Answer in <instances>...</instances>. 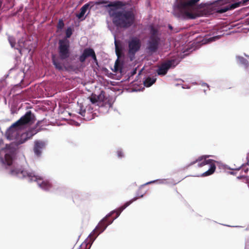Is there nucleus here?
Here are the masks:
<instances>
[{
    "instance_id": "1",
    "label": "nucleus",
    "mask_w": 249,
    "mask_h": 249,
    "mask_svg": "<svg viewBox=\"0 0 249 249\" xmlns=\"http://www.w3.org/2000/svg\"><path fill=\"white\" fill-rule=\"evenodd\" d=\"M35 117L31 111H27L18 121L14 123L7 130L5 136L8 140L13 141L16 145L24 143L32 138L38 131L36 127L23 129L26 126L33 124Z\"/></svg>"
},
{
    "instance_id": "2",
    "label": "nucleus",
    "mask_w": 249,
    "mask_h": 249,
    "mask_svg": "<svg viewBox=\"0 0 249 249\" xmlns=\"http://www.w3.org/2000/svg\"><path fill=\"white\" fill-rule=\"evenodd\" d=\"M88 99L91 105H89L84 109L82 108L83 107H80L81 108L79 112V113L83 117V119L86 121H90L94 118L95 113H93L94 106L98 107L99 111L100 113L106 114L108 112L114 103L113 99L106 95L103 91L98 96L92 95Z\"/></svg>"
},
{
    "instance_id": "3",
    "label": "nucleus",
    "mask_w": 249,
    "mask_h": 249,
    "mask_svg": "<svg viewBox=\"0 0 249 249\" xmlns=\"http://www.w3.org/2000/svg\"><path fill=\"white\" fill-rule=\"evenodd\" d=\"M124 6L120 1L110 2L106 6L113 23L117 27L126 28L134 22L135 15L131 10L121 9Z\"/></svg>"
},
{
    "instance_id": "4",
    "label": "nucleus",
    "mask_w": 249,
    "mask_h": 249,
    "mask_svg": "<svg viewBox=\"0 0 249 249\" xmlns=\"http://www.w3.org/2000/svg\"><path fill=\"white\" fill-rule=\"evenodd\" d=\"M10 174L19 178H25L29 181H36L39 187L42 189L47 191L51 190L52 185L49 181L44 179L42 177L36 175L34 172L24 170L22 168L15 167L10 169Z\"/></svg>"
},
{
    "instance_id": "5",
    "label": "nucleus",
    "mask_w": 249,
    "mask_h": 249,
    "mask_svg": "<svg viewBox=\"0 0 249 249\" xmlns=\"http://www.w3.org/2000/svg\"><path fill=\"white\" fill-rule=\"evenodd\" d=\"M149 36L146 43V49L150 53L157 51L161 43V34L158 27L149 26Z\"/></svg>"
},
{
    "instance_id": "6",
    "label": "nucleus",
    "mask_w": 249,
    "mask_h": 249,
    "mask_svg": "<svg viewBox=\"0 0 249 249\" xmlns=\"http://www.w3.org/2000/svg\"><path fill=\"white\" fill-rule=\"evenodd\" d=\"M15 157V149L10 144H6L0 150V162L6 168L10 167L13 163Z\"/></svg>"
},
{
    "instance_id": "7",
    "label": "nucleus",
    "mask_w": 249,
    "mask_h": 249,
    "mask_svg": "<svg viewBox=\"0 0 249 249\" xmlns=\"http://www.w3.org/2000/svg\"><path fill=\"white\" fill-rule=\"evenodd\" d=\"M128 44V56L131 61L135 58L136 53L139 51L141 47L140 39L136 36L130 37L127 41Z\"/></svg>"
},
{
    "instance_id": "8",
    "label": "nucleus",
    "mask_w": 249,
    "mask_h": 249,
    "mask_svg": "<svg viewBox=\"0 0 249 249\" xmlns=\"http://www.w3.org/2000/svg\"><path fill=\"white\" fill-rule=\"evenodd\" d=\"M210 157V155H206L202 156L198 159L196 160V161L198 162V166L199 167H202L205 165L208 164L210 166L209 169L203 173L200 176L201 177H206L210 176L213 174L215 171L216 167L215 162V161L211 159H206Z\"/></svg>"
},
{
    "instance_id": "9",
    "label": "nucleus",
    "mask_w": 249,
    "mask_h": 249,
    "mask_svg": "<svg viewBox=\"0 0 249 249\" xmlns=\"http://www.w3.org/2000/svg\"><path fill=\"white\" fill-rule=\"evenodd\" d=\"M70 42L68 39H63L59 41L58 53L61 60H66L70 57Z\"/></svg>"
},
{
    "instance_id": "10",
    "label": "nucleus",
    "mask_w": 249,
    "mask_h": 249,
    "mask_svg": "<svg viewBox=\"0 0 249 249\" xmlns=\"http://www.w3.org/2000/svg\"><path fill=\"white\" fill-rule=\"evenodd\" d=\"M179 63L178 59H174L168 60L162 63L157 70V72L159 75H165L170 68H173Z\"/></svg>"
},
{
    "instance_id": "11",
    "label": "nucleus",
    "mask_w": 249,
    "mask_h": 249,
    "mask_svg": "<svg viewBox=\"0 0 249 249\" xmlns=\"http://www.w3.org/2000/svg\"><path fill=\"white\" fill-rule=\"evenodd\" d=\"M106 220V217L104 218L90 233L88 236V240L92 244L97 237L102 232H103L107 228V225L105 224V221Z\"/></svg>"
},
{
    "instance_id": "12",
    "label": "nucleus",
    "mask_w": 249,
    "mask_h": 249,
    "mask_svg": "<svg viewBox=\"0 0 249 249\" xmlns=\"http://www.w3.org/2000/svg\"><path fill=\"white\" fill-rule=\"evenodd\" d=\"M143 195H142L140 196L139 194H137V196L136 197H135L133 198L132 199H131L129 201L126 202L123 206L120 207L119 208H118L116 210L112 211L110 213H109L108 215H107V216L106 217V218L107 216H110L113 213H116V217H114L112 220L108 221V223L107 224V226L109 225H110L111 224H112V223L113 222V220H115V219H116L120 215V214H121L122 212L124 209H125L126 207H127L132 202H133L134 201H136L139 197H143Z\"/></svg>"
},
{
    "instance_id": "13",
    "label": "nucleus",
    "mask_w": 249,
    "mask_h": 249,
    "mask_svg": "<svg viewBox=\"0 0 249 249\" xmlns=\"http://www.w3.org/2000/svg\"><path fill=\"white\" fill-rule=\"evenodd\" d=\"M46 145L45 142L42 141H35V145L34 147V152L37 157L40 156L42 150L45 148Z\"/></svg>"
},
{
    "instance_id": "14",
    "label": "nucleus",
    "mask_w": 249,
    "mask_h": 249,
    "mask_svg": "<svg viewBox=\"0 0 249 249\" xmlns=\"http://www.w3.org/2000/svg\"><path fill=\"white\" fill-rule=\"evenodd\" d=\"M94 50L90 48L84 49L82 54L79 56V61L83 63L85 61L86 58L88 57L91 56L93 53Z\"/></svg>"
},
{
    "instance_id": "15",
    "label": "nucleus",
    "mask_w": 249,
    "mask_h": 249,
    "mask_svg": "<svg viewBox=\"0 0 249 249\" xmlns=\"http://www.w3.org/2000/svg\"><path fill=\"white\" fill-rule=\"evenodd\" d=\"M89 7V3H86L84 4L80 9V13L77 14L76 16L78 18V19L83 20L85 18H84V16L85 15L87 10Z\"/></svg>"
},
{
    "instance_id": "16",
    "label": "nucleus",
    "mask_w": 249,
    "mask_h": 249,
    "mask_svg": "<svg viewBox=\"0 0 249 249\" xmlns=\"http://www.w3.org/2000/svg\"><path fill=\"white\" fill-rule=\"evenodd\" d=\"M52 61L55 68L59 70H62L65 68L64 64L61 63L58 58L53 56Z\"/></svg>"
},
{
    "instance_id": "17",
    "label": "nucleus",
    "mask_w": 249,
    "mask_h": 249,
    "mask_svg": "<svg viewBox=\"0 0 249 249\" xmlns=\"http://www.w3.org/2000/svg\"><path fill=\"white\" fill-rule=\"evenodd\" d=\"M156 81V78L154 77H148L143 81L144 85L146 87H149L153 85Z\"/></svg>"
},
{
    "instance_id": "18",
    "label": "nucleus",
    "mask_w": 249,
    "mask_h": 249,
    "mask_svg": "<svg viewBox=\"0 0 249 249\" xmlns=\"http://www.w3.org/2000/svg\"><path fill=\"white\" fill-rule=\"evenodd\" d=\"M236 59L237 60V62L241 65H243L245 68H247L248 66V61L246 59H245L243 57L237 56Z\"/></svg>"
},
{
    "instance_id": "19",
    "label": "nucleus",
    "mask_w": 249,
    "mask_h": 249,
    "mask_svg": "<svg viewBox=\"0 0 249 249\" xmlns=\"http://www.w3.org/2000/svg\"><path fill=\"white\" fill-rule=\"evenodd\" d=\"M158 182V183L159 184H166L167 183V181L166 179H157V180H153V181H149V182H148L147 183H146L145 185H147V184H151V183H155V182Z\"/></svg>"
},
{
    "instance_id": "20",
    "label": "nucleus",
    "mask_w": 249,
    "mask_h": 249,
    "mask_svg": "<svg viewBox=\"0 0 249 249\" xmlns=\"http://www.w3.org/2000/svg\"><path fill=\"white\" fill-rule=\"evenodd\" d=\"M114 43L115 46V50H116V54L119 56V52L121 51V49L120 48V47L119 46V41H117L116 40V36L114 35Z\"/></svg>"
},
{
    "instance_id": "21",
    "label": "nucleus",
    "mask_w": 249,
    "mask_h": 249,
    "mask_svg": "<svg viewBox=\"0 0 249 249\" xmlns=\"http://www.w3.org/2000/svg\"><path fill=\"white\" fill-rule=\"evenodd\" d=\"M18 43L19 48H15L18 50V52L20 54L21 53V51L23 49H28V48L25 46L24 42L19 41Z\"/></svg>"
},
{
    "instance_id": "22",
    "label": "nucleus",
    "mask_w": 249,
    "mask_h": 249,
    "mask_svg": "<svg viewBox=\"0 0 249 249\" xmlns=\"http://www.w3.org/2000/svg\"><path fill=\"white\" fill-rule=\"evenodd\" d=\"M72 34V30L71 27H68L66 31V38L67 39L68 38L71 37Z\"/></svg>"
},
{
    "instance_id": "23",
    "label": "nucleus",
    "mask_w": 249,
    "mask_h": 249,
    "mask_svg": "<svg viewBox=\"0 0 249 249\" xmlns=\"http://www.w3.org/2000/svg\"><path fill=\"white\" fill-rule=\"evenodd\" d=\"M8 40H9V43H10V44L11 45V46L12 48H14L15 47V44H16V43H15V40L14 38H13L12 36H9Z\"/></svg>"
},
{
    "instance_id": "24",
    "label": "nucleus",
    "mask_w": 249,
    "mask_h": 249,
    "mask_svg": "<svg viewBox=\"0 0 249 249\" xmlns=\"http://www.w3.org/2000/svg\"><path fill=\"white\" fill-rule=\"evenodd\" d=\"M219 38H220L219 36H215L209 37L207 39V40H208V42H210L214 41L216 40L219 39Z\"/></svg>"
},
{
    "instance_id": "25",
    "label": "nucleus",
    "mask_w": 249,
    "mask_h": 249,
    "mask_svg": "<svg viewBox=\"0 0 249 249\" xmlns=\"http://www.w3.org/2000/svg\"><path fill=\"white\" fill-rule=\"evenodd\" d=\"M64 25V24L63 20L62 19H60L58 23L57 28L59 29H61L63 27Z\"/></svg>"
},
{
    "instance_id": "26",
    "label": "nucleus",
    "mask_w": 249,
    "mask_h": 249,
    "mask_svg": "<svg viewBox=\"0 0 249 249\" xmlns=\"http://www.w3.org/2000/svg\"><path fill=\"white\" fill-rule=\"evenodd\" d=\"M117 156L119 158H121L124 157V154L121 149H118L117 151Z\"/></svg>"
},
{
    "instance_id": "27",
    "label": "nucleus",
    "mask_w": 249,
    "mask_h": 249,
    "mask_svg": "<svg viewBox=\"0 0 249 249\" xmlns=\"http://www.w3.org/2000/svg\"><path fill=\"white\" fill-rule=\"evenodd\" d=\"M91 57L93 59L94 61L97 64V60L94 51H93V53L91 55Z\"/></svg>"
},
{
    "instance_id": "28",
    "label": "nucleus",
    "mask_w": 249,
    "mask_h": 249,
    "mask_svg": "<svg viewBox=\"0 0 249 249\" xmlns=\"http://www.w3.org/2000/svg\"><path fill=\"white\" fill-rule=\"evenodd\" d=\"M202 86V87H206L207 88V89H209V86H208V85L205 83H202V84H201Z\"/></svg>"
},
{
    "instance_id": "29",
    "label": "nucleus",
    "mask_w": 249,
    "mask_h": 249,
    "mask_svg": "<svg viewBox=\"0 0 249 249\" xmlns=\"http://www.w3.org/2000/svg\"><path fill=\"white\" fill-rule=\"evenodd\" d=\"M182 88L183 89H188V88H189V87H187V86H186V85H183V86L182 87Z\"/></svg>"
},
{
    "instance_id": "30",
    "label": "nucleus",
    "mask_w": 249,
    "mask_h": 249,
    "mask_svg": "<svg viewBox=\"0 0 249 249\" xmlns=\"http://www.w3.org/2000/svg\"><path fill=\"white\" fill-rule=\"evenodd\" d=\"M245 249H249V245H246Z\"/></svg>"
},
{
    "instance_id": "31",
    "label": "nucleus",
    "mask_w": 249,
    "mask_h": 249,
    "mask_svg": "<svg viewBox=\"0 0 249 249\" xmlns=\"http://www.w3.org/2000/svg\"><path fill=\"white\" fill-rule=\"evenodd\" d=\"M1 4H2V2H1V0H0V8H1Z\"/></svg>"
},
{
    "instance_id": "32",
    "label": "nucleus",
    "mask_w": 249,
    "mask_h": 249,
    "mask_svg": "<svg viewBox=\"0 0 249 249\" xmlns=\"http://www.w3.org/2000/svg\"><path fill=\"white\" fill-rule=\"evenodd\" d=\"M169 28L172 29V26L171 25H169Z\"/></svg>"
},
{
    "instance_id": "33",
    "label": "nucleus",
    "mask_w": 249,
    "mask_h": 249,
    "mask_svg": "<svg viewBox=\"0 0 249 249\" xmlns=\"http://www.w3.org/2000/svg\"><path fill=\"white\" fill-rule=\"evenodd\" d=\"M231 174H234L233 172H231Z\"/></svg>"
},
{
    "instance_id": "34",
    "label": "nucleus",
    "mask_w": 249,
    "mask_h": 249,
    "mask_svg": "<svg viewBox=\"0 0 249 249\" xmlns=\"http://www.w3.org/2000/svg\"><path fill=\"white\" fill-rule=\"evenodd\" d=\"M108 28H109V29H110V30H111V29L110 28V27H109V25H108Z\"/></svg>"
},
{
    "instance_id": "35",
    "label": "nucleus",
    "mask_w": 249,
    "mask_h": 249,
    "mask_svg": "<svg viewBox=\"0 0 249 249\" xmlns=\"http://www.w3.org/2000/svg\"><path fill=\"white\" fill-rule=\"evenodd\" d=\"M204 92H206V89H204Z\"/></svg>"
},
{
    "instance_id": "36",
    "label": "nucleus",
    "mask_w": 249,
    "mask_h": 249,
    "mask_svg": "<svg viewBox=\"0 0 249 249\" xmlns=\"http://www.w3.org/2000/svg\"><path fill=\"white\" fill-rule=\"evenodd\" d=\"M248 186L249 187V182H248Z\"/></svg>"
},
{
    "instance_id": "37",
    "label": "nucleus",
    "mask_w": 249,
    "mask_h": 249,
    "mask_svg": "<svg viewBox=\"0 0 249 249\" xmlns=\"http://www.w3.org/2000/svg\"><path fill=\"white\" fill-rule=\"evenodd\" d=\"M248 171V169L245 170V172H247Z\"/></svg>"
}]
</instances>
